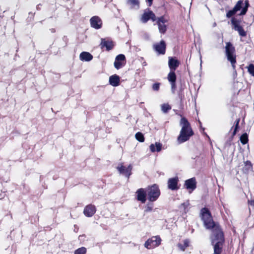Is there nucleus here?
Returning a JSON list of instances; mask_svg holds the SVG:
<instances>
[{"label":"nucleus","instance_id":"f257e3e1","mask_svg":"<svg viewBox=\"0 0 254 254\" xmlns=\"http://www.w3.org/2000/svg\"><path fill=\"white\" fill-rule=\"evenodd\" d=\"M201 215L206 228L212 230L211 240V243L214 246V254H221L224 242V234L222 229L218 224L213 221L211 213L207 208H202Z\"/></svg>","mask_w":254,"mask_h":254},{"label":"nucleus","instance_id":"f03ea898","mask_svg":"<svg viewBox=\"0 0 254 254\" xmlns=\"http://www.w3.org/2000/svg\"><path fill=\"white\" fill-rule=\"evenodd\" d=\"M180 125L182 128L177 138V141L179 144L187 141L193 134L190 124L186 118H182L180 121Z\"/></svg>","mask_w":254,"mask_h":254},{"label":"nucleus","instance_id":"7ed1b4c3","mask_svg":"<svg viewBox=\"0 0 254 254\" xmlns=\"http://www.w3.org/2000/svg\"><path fill=\"white\" fill-rule=\"evenodd\" d=\"M249 6V4L248 0H240L237 2L233 9L228 11L226 14V16L228 18H230L234 15L238 10H240L241 8L242 9L240 15H245L248 10Z\"/></svg>","mask_w":254,"mask_h":254},{"label":"nucleus","instance_id":"20e7f679","mask_svg":"<svg viewBox=\"0 0 254 254\" xmlns=\"http://www.w3.org/2000/svg\"><path fill=\"white\" fill-rule=\"evenodd\" d=\"M147 192L148 200L152 202L156 200L160 194V190L156 185L149 187Z\"/></svg>","mask_w":254,"mask_h":254},{"label":"nucleus","instance_id":"39448f33","mask_svg":"<svg viewBox=\"0 0 254 254\" xmlns=\"http://www.w3.org/2000/svg\"><path fill=\"white\" fill-rule=\"evenodd\" d=\"M226 54L227 59L231 63L233 69L235 68L236 57L234 55L235 48L230 43H227L226 46Z\"/></svg>","mask_w":254,"mask_h":254},{"label":"nucleus","instance_id":"423d86ee","mask_svg":"<svg viewBox=\"0 0 254 254\" xmlns=\"http://www.w3.org/2000/svg\"><path fill=\"white\" fill-rule=\"evenodd\" d=\"M161 239L159 236H154L148 239L144 244V246L148 249H151L158 246L161 243Z\"/></svg>","mask_w":254,"mask_h":254},{"label":"nucleus","instance_id":"0eeeda50","mask_svg":"<svg viewBox=\"0 0 254 254\" xmlns=\"http://www.w3.org/2000/svg\"><path fill=\"white\" fill-rule=\"evenodd\" d=\"M151 19L152 21L156 20L155 14L149 9H146L140 18V21L142 23H146L149 20Z\"/></svg>","mask_w":254,"mask_h":254},{"label":"nucleus","instance_id":"6e6552de","mask_svg":"<svg viewBox=\"0 0 254 254\" xmlns=\"http://www.w3.org/2000/svg\"><path fill=\"white\" fill-rule=\"evenodd\" d=\"M232 24L233 26V28L235 30L238 32L239 35L242 37L246 36V32L244 30L243 28L240 25L239 20L235 18H232L231 20Z\"/></svg>","mask_w":254,"mask_h":254},{"label":"nucleus","instance_id":"1a4fd4ad","mask_svg":"<svg viewBox=\"0 0 254 254\" xmlns=\"http://www.w3.org/2000/svg\"><path fill=\"white\" fill-rule=\"evenodd\" d=\"M117 169L120 174L125 175L127 178V179H128L131 174L132 167L131 165H129L127 167H126V166L121 164V166L119 165L117 167Z\"/></svg>","mask_w":254,"mask_h":254},{"label":"nucleus","instance_id":"9d476101","mask_svg":"<svg viewBox=\"0 0 254 254\" xmlns=\"http://www.w3.org/2000/svg\"><path fill=\"white\" fill-rule=\"evenodd\" d=\"M154 50L160 55H164L166 51V44L165 41H161L160 43H155L153 45Z\"/></svg>","mask_w":254,"mask_h":254},{"label":"nucleus","instance_id":"9b49d317","mask_svg":"<svg viewBox=\"0 0 254 254\" xmlns=\"http://www.w3.org/2000/svg\"><path fill=\"white\" fill-rule=\"evenodd\" d=\"M91 26L96 29L101 28L102 21L100 18L97 16L92 17L90 19Z\"/></svg>","mask_w":254,"mask_h":254},{"label":"nucleus","instance_id":"f8f14e48","mask_svg":"<svg viewBox=\"0 0 254 254\" xmlns=\"http://www.w3.org/2000/svg\"><path fill=\"white\" fill-rule=\"evenodd\" d=\"M96 208L95 205L89 204L84 207L83 214L88 217H91L96 213Z\"/></svg>","mask_w":254,"mask_h":254},{"label":"nucleus","instance_id":"ddd939ff","mask_svg":"<svg viewBox=\"0 0 254 254\" xmlns=\"http://www.w3.org/2000/svg\"><path fill=\"white\" fill-rule=\"evenodd\" d=\"M179 179L177 177L170 178L168 181V187L172 190H177L179 189L178 185Z\"/></svg>","mask_w":254,"mask_h":254},{"label":"nucleus","instance_id":"4468645a","mask_svg":"<svg viewBox=\"0 0 254 254\" xmlns=\"http://www.w3.org/2000/svg\"><path fill=\"white\" fill-rule=\"evenodd\" d=\"M126 57L124 55L120 54L118 55L115 59V61L114 62V66L116 68L120 69L123 65L122 62L125 61Z\"/></svg>","mask_w":254,"mask_h":254},{"label":"nucleus","instance_id":"2eb2a0df","mask_svg":"<svg viewBox=\"0 0 254 254\" xmlns=\"http://www.w3.org/2000/svg\"><path fill=\"white\" fill-rule=\"evenodd\" d=\"M137 199L142 203L146 201V192L143 189H139L136 191Z\"/></svg>","mask_w":254,"mask_h":254},{"label":"nucleus","instance_id":"dca6fc26","mask_svg":"<svg viewBox=\"0 0 254 254\" xmlns=\"http://www.w3.org/2000/svg\"><path fill=\"white\" fill-rule=\"evenodd\" d=\"M179 64L180 62L177 59L172 57L169 58L168 65L170 70H175Z\"/></svg>","mask_w":254,"mask_h":254},{"label":"nucleus","instance_id":"f3484780","mask_svg":"<svg viewBox=\"0 0 254 254\" xmlns=\"http://www.w3.org/2000/svg\"><path fill=\"white\" fill-rule=\"evenodd\" d=\"M100 46L101 48L105 47L107 51H109L113 48L114 44L111 40L102 38Z\"/></svg>","mask_w":254,"mask_h":254},{"label":"nucleus","instance_id":"a211bd4d","mask_svg":"<svg viewBox=\"0 0 254 254\" xmlns=\"http://www.w3.org/2000/svg\"><path fill=\"white\" fill-rule=\"evenodd\" d=\"M185 185L187 189L193 190L196 187L195 179L194 178H192L186 180L185 181Z\"/></svg>","mask_w":254,"mask_h":254},{"label":"nucleus","instance_id":"6ab92c4d","mask_svg":"<svg viewBox=\"0 0 254 254\" xmlns=\"http://www.w3.org/2000/svg\"><path fill=\"white\" fill-rule=\"evenodd\" d=\"M165 20L163 17H160L158 19L157 23L158 26L159 31L161 33L164 34L166 31V26L165 25Z\"/></svg>","mask_w":254,"mask_h":254},{"label":"nucleus","instance_id":"aec40b11","mask_svg":"<svg viewBox=\"0 0 254 254\" xmlns=\"http://www.w3.org/2000/svg\"><path fill=\"white\" fill-rule=\"evenodd\" d=\"M120 78L119 76L114 74L109 77V83L113 86L116 87L120 84Z\"/></svg>","mask_w":254,"mask_h":254},{"label":"nucleus","instance_id":"412c9836","mask_svg":"<svg viewBox=\"0 0 254 254\" xmlns=\"http://www.w3.org/2000/svg\"><path fill=\"white\" fill-rule=\"evenodd\" d=\"M80 60L82 61L89 62L93 59V56L88 52H83L79 56Z\"/></svg>","mask_w":254,"mask_h":254},{"label":"nucleus","instance_id":"4be33fe9","mask_svg":"<svg viewBox=\"0 0 254 254\" xmlns=\"http://www.w3.org/2000/svg\"><path fill=\"white\" fill-rule=\"evenodd\" d=\"M162 145L159 142H155V144H151L149 146L151 152H159L161 150Z\"/></svg>","mask_w":254,"mask_h":254},{"label":"nucleus","instance_id":"5701e85b","mask_svg":"<svg viewBox=\"0 0 254 254\" xmlns=\"http://www.w3.org/2000/svg\"><path fill=\"white\" fill-rule=\"evenodd\" d=\"M127 3L131 8L138 9L139 7V1L138 0H127Z\"/></svg>","mask_w":254,"mask_h":254},{"label":"nucleus","instance_id":"b1692460","mask_svg":"<svg viewBox=\"0 0 254 254\" xmlns=\"http://www.w3.org/2000/svg\"><path fill=\"white\" fill-rule=\"evenodd\" d=\"M183 244L179 243L178 244V247L182 251H184L185 249L189 246L190 240L188 239H186L183 241Z\"/></svg>","mask_w":254,"mask_h":254},{"label":"nucleus","instance_id":"393cba45","mask_svg":"<svg viewBox=\"0 0 254 254\" xmlns=\"http://www.w3.org/2000/svg\"><path fill=\"white\" fill-rule=\"evenodd\" d=\"M167 78L170 82H176V75L174 71H170L168 75Z\"/></svg>","mask_w":254,"mask_h":254},{"label":"nucleus","instance_id":"a878e982","mask_svg":"<svg viewBox=\"0 0 254 254\" xmlns=\"http://www.w3.org/2000/svg\"><path fill=\"white\" fill-rule=\"evenodd\" d=\"M240 141L243 144H245L248 142V135L247 133H245L241 136Z\"/></svg>","mask_w":254,"mask_h":254},{"label":"nucleus","instance_id":"bb28decb","mask_svg":"<svg viewBox=\"0 0 254 254\" xmlns=\"http://www.w3.org/2000/svg\"><path fill=\"white\" fill-rule=\"evenodd\" d=\"M171 109V107L168 104H164L161 105V110L164 113H167Z\"/></svg>","mask_w":254,"mask_h":254},{"label":"nucleus","instance_id":"cd10ccee","mask_svg":"<svg viewBox=\"0 0 254 254\" xmlns=\"http://www.w3.org/2000/svg\"><path fill=\"white\" fill-rule=\"evenodd\" d=\"M245 167L243 168V171L247 173L252 168V164L250 161H247L245 162Z\"/></svg>","mask_w":254,"mask_h":254},{"label":"nucleus","instance_id":"c85d7f7f","mask_svg":"<svg viewBox=\"0 0 254 254\" xmlns=\"http://www.w3.org/2000/svg\"><path fill=\"white\" fill-rule=\"evenodd\" d=\"M135 138L139 142H142L144 141V138L143 134L140 132H138L135 134Z\"/></svg>","mask_w":254,"mask_h":254},{"label":"nucleus","instance_id":"c756f323","mask_svg":"<svg viewBox=\"0 0 254 254\" xmlns=\"http://www.w3.org/2000/svg\"><path fill=\"white\" fill-rule=\"evenodd\" d=\"M86 249L85 247L80 248L74 252V254H86Z\"/></svg>","mask_w":254,"mask_h":254},{"label":"nucleus","instance_id":"7c9ffc66","mask_svg":"<svg viewBox=\"0 0 254 254\" xmlns=\"http://www.w3.org/2000/svg\"><path fill=\"white\" fill-rule=\"evenodd\" d=\"M153 207V205L152 203H148L145 207L144 212H150L152 210Z\"/></svg>","mask_w":254,"mask_h":254},{"label":"nucleus","instance_id":"2f4dec72","mask_svg":"<svg viewBox=\"0 0 254 254\" xmlns=\"http://www.w3.org/2000/svg\"><path fill=\"white\" fill-rule=\"evenodd\" d=\"M248 70L250 74L254 76V65L253 64H251L249 65Z\"/></svg>","mask_w":254,"mask_h":254},{"label":"nucleus","instance_id":"473e14b6","mask_svg":"<svg viewBox=\"0 0 254 254\" xmlns=\"http://www.w3.org/2000/svg\"><path fill=\"white\" fill-rule=\"evenodd\" d=\"M160 84L159 83H156L153 84L152 85L153 90L156 91H158L160 88Z\"/></svg>","mask_w":254,"mask_h":254},{"label":"nucleus","instance_id":"72a5a7b5","mask_svg":"<svg viewBox=\"0 0 254 254\" xmlns=\"http://www.w3.org/2000/svg\"><path fill=\"white\" fill-rule=\"evenodd\" d=\"M239 121H240V120H239V119H238V120L235 122V128H234V131H233V135H235V134H236V132H237V129H238V127H239Z\"/></svg>","mask_w":254,"mask_h":254},{"label":"nucleus","instance_id":"f704fd0d","mask_svg":"<svg viewBox=\"0 0 254 254\" xmlns=\"http://www.w3.org/2000/svg\"><path fill=\"white\" fill-rule=\"evenodd\" d=\"M171 85V90L173 93L175 92V91L176 90V82H170Z\"/></svg>","mask_w":254,"mask_h":254},{"label":"nucleus","instance_id":"c9c22d12","mask_svg":"<svg viewBox=\"0 0 254 254\" xmlns=\"http://www.w3.org/2000/svg\"><path fill=\"white\" fill-rule=\"evenodd\" d=\"M146 2L148 3V6H151L152 4L153 0H146Z\"/></svg>","mask_w":254,"mask_h":254},{"label":"nucleus","instance_id":"e433bc0d","mask_svg":"<svg viewBox=\"0 0 254 254\" xmlns=\"http://www.w3.org/2000/svg\"><path fill=\"white\" fill-rule=\"evenodd\" d=\"M189 205V202L184 203L182 204V205L184 206V207H187Z\"/></svg>","mask_w":254,"mask_h":254},{"label":"nucleus","instance_id":"4c0bfd02","mask_svg":"<svg viewBox=\"0 0 254 254\" xmlns=\"http://www.w3.org/2000/svg\"><path fill=\"white\" fill-rule=\"evenodd\" d=\"M39 8V6H38V5L37 6V9H38Z\"/></svg>","mask_w":254,"mask_h":254},{"label":"nucleus","instance_id":"58836bf2","mask_svg":"<svg viewBox=\"0 0 254 254\" xmlns=\"http://www.w3.org/2000/svg\"><path fill=\"white\" fill-rule=\"evenodd\" d=\"M82 236H83L80 235V236H79V238H80V237H82Z\"/></svg>","mask_w":254,"mask_h":254}]
</instances>
